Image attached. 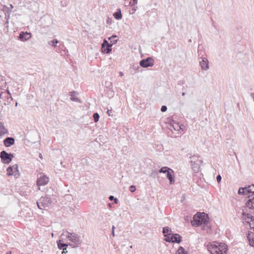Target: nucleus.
Masks as SVG:
<instances>
[{"instance_id": "1", "label": "nucleus", "mask_w": 254, "mask_h": 254, "mask_svg": "<svg viewBox=\"0 0 254 254\" xmlns=\"http://www.w3.org/2000/svg\"><path fill=\"white\" fill-rule=\"evenodd\" d=\"M207 249L211 254H226L227 251V246L222 243L208 244Z\"/></svg>"}, {"instance_id": "2", "label": "nucleus", "mask_w": 254, "mask_h": 254, "mask_svg": "<svg viewBox=\"0 0 254 254\" xmlns=\"http://www.w3.org/2000/svg\"><path fill=\"white\" fill-rule=\"evenodd\" d=\"M208 221V215L204 213L197 212L193 216V220L191 221L192 226L197 227L202 224H206Z\"/></svg>"}, {"instance_id": "3", "label": "nucleus", "mask_w": 254, "mask_h": 254, "mask_svg": "<svg viewBox=\"0 0 254 254\" xmlns=\"http://www.w3.org/2000/svg\"><path fill=\"white\" fill-rule=\"evenodd\" d=\"M51 203V198L47 195L42 196L37 201L38 207L41 210L45 209L47 207H49Z\"/></svg>"}, {"instance_id": "4", "label": "nucleus", "mask_w": 254, "mask_h": 254, "mask_svg": "<svg viewBox=\"0 0 254 254\" xmlns=\"http://www.w3.org/2000/svg\"><path fill=\"white\" fill-rule=\"evenodd\" d=\"M192 164V170L194 173H198L200 171V165L202 163V160L199 159L196 156L190 157Z\"/></svg>"}, {"instance_id": "5", "label": "nucleus", "mask_w": 254, "mask_h": 254, "mask_svg": "<svg viewBox=\"0 0 254 254\" xmlns=\"http://www.w3.org/2000/svg\"><path fill=\"white\" fill-rule=\"evenodd\" d=\"M245 201V208L243 210L247 212L248 210H254V194H250Z\"/></svg>"}, {"instance_id": "6", "label": "nucleus", "mask_w": 254, "mask_h": 254, "mask_svg": "<svg viewBox=\"0 0 254 254\" xmlns=\"http://www.w3.org/2000/svg\"><path fill=\"white\" fill-rule=\"evenodd\" d=\"M66 232L67 235H66V237L69 241H71L77 246H78L81 244L80 237L78 234L73 232L70 233L67 231Z\"/></svg>"}, {"instance_id": "7", "label": "nucleus", "mask_w": 254, "mask_h": 254, "mask_svg": "<svg viewBox=\"0 0 254 254\" xmlns=\"http://www.w3.org/2000/svg\"><path fill=\"white\" fill-rule=\"evenodd\" d=\"M18 165L15 164L12 166L9 167L7 169V174L8 176L13 175L15 178H18L20 176V173L18 169Z\"/></svg>"}, {"instance_id": "8", "label": "nucleus", "mask_w": 254, "mask_h": 254, "mask_svg": "<svg viewBox=\"0 0 254 254\" xmlns=\"http://www.w3.org/2000/svg\"><path fill=\"white\" fill-rule=\"evenodd\" d=\"M242 215V219L247 220V222L249 223L251 229L254 230V217L250 214L245 212L244 210H243Z\"/></svg>"}, {"instance_id": "9", "label": "nucleus", "mask_w": 254, "mask_h": 254, "mask_svg": "<svg viewBox=\"0 0 254 254\" xmlns=\"http://www.w3.org/2000/svg\"><path fill=\"white\" fill-rule=\"evenodd\" d=\"M0 157L3 163L9 164L12 160L14 156L12 154H8L5 151H2L0 152Z\"/></svg>"}, {"instance_id": "10", "label": "nucleus", "mask_w": 254, "mask_h": 254, "mask_svg": "<svg viewBox=\"0 0 254 254\" xmlns=\"http://www.w3.org/2000/svg\"><path fill=\"white\" fill-rule=\"evenodd\" d=\"M139 64L143 67L152 66L154 65V60L152 58L148 57L140 61Z\"/></svg>"}, {"instance_id": "11", "label": "nucleus", "mask_w": 254, "mask_h": 254, "mask_svg": "<svg viewBox=\"0 0 254 254\" xmlns=\"http://www.w3.org/2000/svg\"><path fill=\"white\" fill-rule=\"evenodd\" d=\"M49 182V178L46 175H42L37 180V185L39 186V190H40V187L45 186Z\"/></svg>"}, {"instance_id": "12", "label": "nucleus", "mask_w": 254, "mask_h": 254, "mask_svg": "<svg viewBox=\"0 0 254 254\" xmlns=\"http://www.w3.org/2000/svg\"><path fill=\"white\" fill-rule=\"evenodd\" d=\"M199 64L202 70H206L209 68L208 61L206 58H200Z\"/></svg>"}, {"instance_id": "13", "label": "nucleus", "mask_w": 254, "mask_h": 254, "mask_svg": "<svg viewBox=\"0 0 254 254\" xmlns=\"http://www.w3.org/2000/svg\"><path fill=\"white\" fill-rule=\"evenodd\" d=\"M168 127L172 131L173 130L179 131L182 129L181 126L178 123L174 122L170 124Z\"/></svg>"}, {"instance_id": "14", "label": "nucleus", "mask_w": 254, "mask_h": 254, "mask_svg": "<svg viewBox=\"0 0 254 254\" xmlns=\"http://www.w3.org/2000/svg\"><path fill=\"white\" fill-rule=\"evenodd\" d=\"M31 37V35L30 33H28L27 32H21L19 36V38L20 40L22 41H25L29 39H30Z\"/></svg>"}, {"instance_id": "15", "label": "nucleus", "mask_w": 254, "mask_h": 254, "mask_svg": "<svg viewBox=\"0 0 254 254\" xmlns=\"http://www.w3.org/2000/svg\"><path fill=\"white\" fill-rule=\"evenodd\" d=\"M15 139L11 137H7L3 140V144L6 147H10L14 144Z\"/></svg>"}, {"instance_id": "16", "label": "nucleus", "mask_w": 254, "mask_h": 254, "mask_svg": "<svg viewBox=\"0 0 254 254\" xmlns=\"http://www.w3.org/2000/svg\"><path fill=\"white\" fill-rule=\"evenodd\" d=\"M112 46V44L111 45H102V52L106 54L109 53L111 50V47Z\"/></svg>"}, {"instance_id": "17", "label": "nucleus", "mask_w": 254, "mask_h": 254, "mask_svg": "<svg viewBox=\"0 0 254 254\" xmlns=\"http://www.w3.org/2000/svg\"><path fill=\"white\" fill-rule=\"evenodd\" d=\"M174 171L172 170H170L169 171L168 173L167 174V177L170 181V183L171 184H173L175 182V180L173 178Z\"/></svg>"}, {"instance_id": "18", "label": "nucleus", "mask_w": 254, "mask_h": 254, "mask_svg": "<svg viewBox=\"0 0 254 254\" xmlns=\"http://www.w3.org/2000/svg\"><path fill=\"white\" fill-rule=\"evenodd\" d=\"M182 237L180 236V235L175 234H172V243H180L181 242Z\"/></svg>"}, {"instance_id": "19", "label": "nucleus", "mask_w": 254, "mask_h": 254, "mask_svg": "<svg viewBox=\"0 0 254 254\" xmlns=\"http://www.w3.org/2000/svg\"><path fill=\"white\" fill-rule=\"evenodd\" d=\"M8 133L7 129L5 127L3 124L0 123V137Z\"/></svg>"}, {"instance_id": "20", "label": "nucleus", "mask_w": 254, "mask_h": 254, "mask_svg": "<svg viewBox=\"0 0 254 254\" xmlns=\"http://www.w3.org/2000/svg\"><path fill=\"white\" fill-rule=\"evenodd\" d=\"M133 1H129V5L132 7V10L133 11V12H135L137 9V6L136 4H137L138 1L137 0H132Z\"/></svg>"}, {"instance_id": "21", "label": "nucleus", "mask_w": 254, "mask_h": 254, "mask_svg": "<svg viewBox=\"0 0 254 254\" xmlns=\"http://www.w3.org/2000/svg\"><path fill=\"white\" fill-rule=\"evenodd\" d=\"M248 239L249 241L250 245L254 247V236L253 234L249 233L248 236Z\"/></svg>"}, {"instance_id": "22", "label": "nucleus", "mask_w": 254, "mask_h": 254, "mask_svg": "<svg viewBox=\"0 0 254 254\" xmlns=\"http://www.w3.org/2000/svg\"><path fill=\"white\" fill-rule=\"evenodd\" d=\"M114 17L116 19H121L122 17V12L120 9H118L117 11L113 14Z\"/></svg>"}, {"instance_id": "23", "label": "nucleus", "mask_w": 254, "mask_h": 254, "mask_svg": "<svg viewBox=\"0 0 254 254\" xmlns=\"http://www.w3.org/2000/svg\"><path fill=\"white\" fill-rule=\"evenodd\" d=\"M62 241L60 240L58 242V248L60 249H63V250H66V248L67 247L68 245L67 244H64V243H62Z\"/></svg>"}, {"instance_id": "24", "label": "nucleus", "mask_w": 254, "mask_h": 254, "mask_svg": "<svg viewBox=\"0 0 254 254\" xmlns=\"http://www.w3.org/2000/svg\"><path fill=\"white\" fill-rule=\"evenodd\" d=\"M238 194L240 195H247L248 194V192H247L246 187L240 188L238 190Z\"/></svg>"}, {"instance_id": "25", "label": "nucleus", "mask_w": 254, "mask_h": 254, "mask_svg": "<svg viewBox=\"0 0 254 254\" xmlns=\"http://www.w3.org/2000/svg\"><path fill=\"white\" fill-rule=\"evenodd\" d=\"M165 238L164 240L166 242H169V243L173 242L172 234V233H168V234L165 235Z\"/></svg>"}, {"instance_id": "26", "label": "nucleus", "mask_w": 254, "mask_h": 254, "mask_svg": "<svg viewBox=\"0 0 254 254\" xmlns=\"http://www.w3.org/2000/svg\"><path fill=\"white\" fill-rule=\"evenodd\" d=\"M246 188L248 193H251L252 194H254V185L246 187Z\"/></svg>"}, {"instance_id": "27", "label": "nucleus", "mask_w": 254, "mask_h": 254, "mask_svg": "<svg viewBox=\"0 0 254 254\" xmlns=\"http://www.w3.org/2000/svg\"><path fill=\"white\" fill-rule=\"evenodd\" d=\"M170 170H172L170 168H169L167 167H162L160 170L159 171V172L160 173H168L169 171H170Z\"/></svg>"}, {"instance_id": "28", "label": "nucleus", "mask_w": 254, "mask_h": 254, "mask_svg": "<svg viewBox=\"0 0 254 254\" xmlns=\"http://www.w3.org/2000/svg\"><path fill=\"white\" fill-rule=\"evenodd\" d=\"M171 232V229L168 227H164L163 229V233L164 234V236L168 233H172Z\"/></svg>"}, {"instance_id": "29", "label": "nucleus", "mask_w": 254, "mask_h": 254, "mask_svg": "<svg viewBox=\"0 0 254 254\" xmlns=\"http://www.w3.org/2000/svg\"><path fill=\"white\" fill-rule=\"evenodd\" d=\"M74 93H75L74 91L71 92L70 93V96H71L70 100L73 101L80 102V99L78 98H77V97H75L74 96L73 94H74Z\"/></svg>"}, {"instance_id": "30", "label": "nucleus", "mask_w": 254, "mask_h": 254, "mask_svg": "<svg viewBox=\"0 0 254 254\" xmlns=\"http://www.w3.org/2000/svg\"><path fill=\"white\" fill-rule=\"evenodd\" d=\"M59 43V41L57 39H54L49 42V44L54 47L57 46V44Z\"/></svg>"}, {"instance_id": "31", "label": "nucleus", "mask_w": 254, "mask_h": 254, "mask_svg": "<svg viewBox=\"0 0 254 254\" xmlns=\"http://www.w3.org/2000/svg\"><path fill=\"white\" fill-rule=\"evenodd\" d=\"M176 254H186L184 249L183 247H180L178 249Z\"/></svg>"}, {"instance_id": "32", "label": "nucleus", "mask_w": 254, "mask_h": 254, "mask_svg": "<svg viewBox=\"0 0 254 254\" xmlns=\"http://www.w3.org/2000/svg\"><path fill=\"white\" fill-rule=\"evenodd\" d=\"M6 97V93L5 92L2 91L1 89H0V99H3Z\"/></svg>"}, {"instance_id": "33", "label": "nucleus", "mask_w": 254, "mask_h": 254, "mask_svg": "<svg viewBox=\"0 0 254 254\" xmlns=\"http://www.w3.org/2000/svg\"><path fill=\"white\" fill-rule=\"evenodd\" d=\"M94 121L95 123H97L99 121V115L97 113H95L93 114Z\"/></svg>"}, {"instance_id": "34", "label": "nucleus", "mask_w": 254, "mask_h": 254, "mask_svg": "<svg viewBox=\"0 0 254 254\" xmlns=\"http://www.w3.org/2000/svg\"><path fill=\"white\" fill-rule=\"evenodd\" d=\"M116 37H117V36H116V35L112 36L109 38V40H110L111 42L116 43V42L117 41V40L115 39V38Z\"/></svg>"}, {"instance_id": "35", "label": "nucleus", "mask_w": 254, "mask_h": 254, "mask_svg": "<svg viewBox=\"0 0 254 254\" xmlns=\"http://www.w3.org/2000/svg\"><path fill=\"white\" fill-rule=\"evenodd\" d=\"M105 86L109 88H111L112 86V84L110 81H106L105 83Z\"/></svg>"}, {"instance_id": "36", "label": "nucleus", "mask_w": 254, "mask_h": 254, "mask_svg": "<svg viewBox=\"0 0 254 254\" xmlns=\"http://www.w3.org/2000/svg\"><path fill=\"white\" fill-rule=\"evenodd\" d=\"M129 190L131 192H134L135 191L136 187H135V186L132 185V186L129 187Z\"/></svg>"}, {"instance_id": "37", "label": "nucleus", "mask_w": 254, "mask_h": 254, "mask_svg": "<svg viewBox=\"0 0 254 254\" xmlns=\"http://www.w3.org/2000/svg\"><path fill=\"white\" fill-rule=\"evenodd\" d=\"M167 108L166 106H162L161 108V111L162 112H164L167 110Z\"/></svg>"}, {"instance_id": "38", "label": "nucleus", "mask_w": 254, "mask_h": 254, "mask_svg": "<svg viewBox=\"0 0 254 254\" xmlns=\"http://www.w3.org/2000/svg\"><path fill=\"white\" fill-rule=\"evenodd\" d=\"M221 177L220 175H218L216 177V180L218 183H220L221 181Z\"/></svg>"}, {"instance_id": "39", "label": "nucleus", "mask_w": 254, "mask_h": 254, "mask_svg": "<svg viewBox=\"0 0 254 254\" xmlns=\"http://www.w3.org/2000/svg\"><path fill=\"white\" fill-rule=\"evenodd\" d=\"M107 113L109 116H113L112 110H108Z\"/></svg>"}, {"instance_id": "40", "label": "nucleus", "mask_w": 254, "mask_h": 254, "mask_svg": "<svg viewBox=\"0 0 254 254\" xmlns=\"http://www.w3.org/2000/svg\"><path fill=\"white\" fill-rule=\"evenodd\" d=\"M110 45L106 40H104L102 45Z\"/></svg>"}, {"instance_id": "41", "label": "nucleus", "mask_w": 254, "mask_h": 254, "mask_svg": "<svg viewBox=\"0 0 254 254\" xmlns=\"http://www.w3.org/2000/svg\"><path fill=\"white\" fill-rule=\"evenodd\" d=\"M112 19L111 18H108L107 20V23H112Z\"/></svg>"}, {"instance_id": "42", "label": "nucleus", "mask_w": 254, "mask_h": 254, "mask_svg": "<svg viewBox=\"0 0 254 254\" xmlns=\"http://www.w3.org/2000/svg\"><path fill=\"white\" fill-rule=\"evenodd\" d=\"M5 98H7V100L10 99L11 101H12L13 100L11 95H8V96L6 95V97Z\"/></svg>"}, {"instance_id": "43", "label": "nucleus", "mask_w": 254, "mask_h": 254, "mask_svg": "<svg viewBox=\"0 0 254 254\" xmlns=\"http://www.w3.org/2000/svg\"><path fill=\"white\" fill-rule=\"evenodd\" d=\"M114 198H114V196H113V195H111V196H109V199L111 201L114 200Z\"/></svg>"}, {"instance_id": "44", "label": "nucleus", "mask_w": 254, "mask_h": 254, "mask_svg": "<svg viewBox=\"0 0 254 254\" xmlns=\"http://www.w3.org/2000/svg\"><path fill=\"white\" fill-rule=\"evenodd\" d=\"M6 95L8 96V95H11V94L9 91V90H6Z\"/></svg>"}, {"instance_id": "45", "label": "nucleus", "mask_w": 254, "mask_h": 254, "mask_svg": "<svg viewBox=\"0 0 254 254\" xmlns=\"http://www.w3.org/2000/svg\"><path fill=\"white\" fill-rule=\"evenodd\" d=\"M11 9L8 10L7 13H8V17H9V15L11 13Z\"/></svg>"}, {"instance_id": "46", "label": "nucleus", "mask_w": 254, "mask_h": 254, "mask_svg": "<svg viewBox=\"0 0 254 254\" xmlns=\"http://www.w3.org/2000/svg\"><path fill=\"white\" fill-rule=\"evenodd\" d=\"M114 202L116 204H117L118 203V199L117 198H114Z\"/></svg>"}, {"instance_id": "47", "label": "nucleus", "mask_w": 254, "mask_h": 254, "mask_svg": "<svg viewBox=\"0 0 254 254\" xmlns=\"http://www.w3.org/2000/svg\"><path fill=\"white\" fill-rule=\"evenodd\" d=\"M119 75H120V76H123V75H124V73H123V72L120 71V72H119Z\"/></svg>"}, {"instance_id": "48", "label": "nucleus", "mask_w": 254, "mask_h": 254, "mask_svg": "<svg viewBox=\"0 0 254 254\" xmlns=\"http://www.w3.org/2000/svg\"><path fill=\"white\" fill-rule=\"evenodd\" d=\"M251 97L253 98L254 101V93L251 94Z\"/></svg>"}, {"instance_id": "49", "label": "nucleus", "mask_w": 254, "mask_h": 254, "mask_svg": "<svg viewBox=\"0 0 254 254\" xmlns=\"http://www.w3.org/2000/svg\"><path fill=\"white\" fill-rule=\"evenodd\" d=\"M112 234L113 235V237H115V232H114V231H112Z\"/></svg>"}, {"instance_id": "50", "label": "nucleus", "mask_w": 254, "mask_h": 254, "mask_svg": "<svg viewBox=\"0 0 254 254\" xmlns=\"http://www.w3.org/2000/svg\"><path fill=\"white\" fill-rule=\"evenodd\" d=\"M115 228V226H113L112 228V231H113V230L114 231Z\"/></svg>"}, {"instance_id": "51", "label": "nucleus", "mask_w": 254, "mask_h": 254, "mask_svg": "<svg viewBox=\"0 0 254 254\" xmlns=\"http://www.w3.org/2000/svg\"><path fill=\"white\" fill-rule=\"evenodd\" d=\"M67 253V252H65L64 250H63V251L62 252V254H65V253Z\"/></svg>"}, {"instance_id": "52", "label": "nucleus", "mask_w": 254, "mask_h": 254, "mask_svg": "<svg viewBox=\"0 0 254 254\" xmlns=\"http://www.w3.org/2000/svg\"><path fill=\"white\" fill-rule=\"evenodd\" d=\"M10 6L11 9L13 8V6L11 4H10Z\"/></svg>"}, {"instance_id": "53", "label": "nucleus", "mask_w": 254, "mask_h": 254, "mask_svg": "<svg viewBox=\"0 0 254 254\" xmlns=\"http://www.w3.org/2000/svg\"><path fill=\"white\" fill-rule=\"evenodd\" d=\"M39 157H40V158L41 159H42V158H43V157H42V154H39Z\"/></svg>"}, {"instance_id": "54", "label": "nucleus", "mask_w": 254, "mask_h": 254, "mask_svg": "<svg viewBox=\"0 0 254 254\" xmlns=\"http://www.w3.org/2000/svg\"><path fill=\"white\" fill-rule=\"evenodd\" d=\"M185 94H186V93H185V92H183V93H182V95L183 96H185Z\"/></svg>"}, {"instance_id": "55", "label": "nucleus", "mask_w": 254, "mask_h": 254, "mask_svg": "<svg viewBox=\"0 0 254 254\" xmlns=\"http://www.w3.org/2000/svg\"><path fill=\"white\" fill-rule=\"evenodd\" d=\"M64 236V233H63V234H62V236Z\"/></svg>"}, {"instance_id": "56", "label": "nucleus", "mask_w": 254, "mask_h": 254, "mask_svg": "<svg viewBox=\"0 0 254 254\" xmlns=\"http://www.w3.org/2000/svg\"><path fill=\"white\" fill-rule=\"evenodd\" d=\"M15 106H17V102L15 103Z\"/></svg>"}]
</instances>
